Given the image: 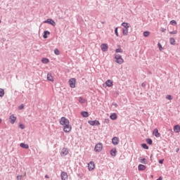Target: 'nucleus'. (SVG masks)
Wrapping results in <instances>:
<instances>
[{"mask_svg":"<svg viewBox=\"0 0 180 180\" xmlns=\"http://www.w3.org/2000/svg\"><path fill=\"white\" fill-rule=\"evenodd\" d=\"M115 63H117V64H123V63H124V60H123L122 56L119 54L115 55Z\"/></svg>","mask_w":180,"mask_h":180,"instance_id":"f03ea898","label":"nucleus"},{"mask_svg":"<svg viewBox=\"0 0 180 180\" xmlns=\"http://www.w3.org/2000/svg\"><path fill=\"white\" fill-rule=\"evenodd\" d=\"M174 133H179L180 131V126L179 125H176L174 127Z\"/></svg>","mask_w":180,"mask_h":180,"instance_id":"dca6fc26","label":"nucleus"},{"mask_svg":"<svg viewBox=\"0 0 180 180\" xmlns=\"http://www.w3.org/2000/svg\"><path fill=\"white\" fill-rule=\"evenodd\" d=\"M60 124L63 126V131L65 133H70L72 130V127L70 124V120L65 117H62L60 120Z\"/></svg>","mask_w":180,"mask_h":180,"instance_id":"f257e3e1","label":"nucleus"},{"mask_svg":"<svg viewBox=\"0 0 180 180\" xmlns=\"http://www.w3.org/2000/svg\"><path fill=\"white\" fill-rule=\"evenodd\" d=\"M171 25H176V21L175 20H172L170 21Z\"/></svg>","mask_w":180,"mask_h":180,"instance_id":"c9c22d12","label":"nucleus"},{"mask_svg":"<svg viewBox=\"0 0 180 180\" xmlns=\"http://www.w3.org/2000/svg\"><path fill=\"white\" fill-rule=\"evenodd\" d=\"M70 151L67 148H63L60 151V155L61 157H65V155H68Z\"/></svg>","mask_w":180,"mask_h":180,"instance_id":"39448f33","label":"nucleus"},{"mask_svg":"<svg viewBox=\"0 0 180 180\" xmlns=\"http://www.w3.org/2000/svg\"><path fill=\"white\" fill-rule=\"evenodd\" d=\"M166 98H167L169 101H172V96L171 95H167Z\"/></svg>","mask_w":180,"mask_h":180,"instance_id":"e433bc0d","label":"nucleus"},{"mask_svg":"<svg viewBox=\"0 0 180 180\" xmlns=\"http://www.w3.org/2000/svg\"><path fill=\"white\" fill-rule=\"evenodd\" d=\"M153 135L156 136L157 138L161 137V134H160V132H158V129H155L153 130Z\"/></svg>","mask_w":180,"mask_h":180,"instance_id":"9b49d317","label":"nucleus"},{"mask_svg":"<svg viewBox=\"0 0 180 180\" xmlns=\"http://www.w3.org/2000/svg\"><path fill=\"white\" fill-rule=\"evenodd\" d=\"M47 79H48V81H51L52 82H53V81H54L53 76L50 73H48V75H47Z\"/></svg>","mask_w":180,"mask_h":180,"instance_id":"6ab92c4d","label":"nucleus"},{"mask_svg":"<svg viewBox=\"0 0 180 180\" xmlns=\"http://www.w3.org/2000/svg\"><path fill=\"white\" fill-rule=\"evenodd\" d=\"M96 153H101L103 150V145L101 143H97L94 148Z\"/></svg>","mask_w":180,"mask_h":180,"instance_id":"7ed1b4c3","label":"nucleus"},{"mask_svg":"<svg viewBox=\"0 0 180 180\" xmlns=\"http://www.w3.org/2000/svg\"><path fill=\"white\" fill-rule=\"evenodd\" d=\"M119 49H117L115 50V53H123V50H122V49L120 48V46H119Z\"/></svg>","mask_w":180,"mask_h":180,"instance_id":"473e14b6","label":"nucleus"},{"mask_svg":"<svg viewBox=\"0 0 180 180\" xmlns=\"http://www.w3.org/2000/svg\"><path fill=\"white\" fill-rule=\"evenodd\" d=\"M112 143L113 146H117V144H119V139L117 137L115 136L112 139Z\"/></svg>","mask_w":180,"mask_h":180,"instance_id":"f8f14e48","label":"nucleus"},{"mask_svg":"<svg viewBox=\"0 0 180 180\" xmlns=\"http://www.w3.org/2000/svg\"><path fill=\"white\" fill-rule=\"evenodd\" d=\"M101 49L102 51H108V49H109V46H108V44H102L101 45Z\"/></svg>","mask_w":180,"mask_h":180,"instance_id":"9d476101","label":"nucleus"},{"mask_svg":"<svg viewBox=\"0 0 180 180\" xmlns=\"http://www.w3.org/2000/svg\"><path fill=\"white\" fill-rule=\"evenodd\" d=\"M41 63H43V64H49V63H50V60H49V58H43L41 59Z\"/></svg>","mask_w":180,"mask_h":180,"instance_id":"a211bd4d","label":"nucleus"},{"mask_svg":"<svg viewBox=\"0 0 180 180\" xmlns=\"http://www.w3.org/2000/svg\"><path fill=\"white\" fill-rule=\"evenodd\" d=\"M81 115L83 116V117H88L89 116V113L85 111L82 112Z\"/></svg>","mask_w":180,"mask_h":180,"instance_id":"4be33fe9","label":"nucleus"},{"mask_svg":"<svg viewBox=\"0 0 180 180\" xmlns=\"http://www.w3.org/2000/svg\"><path fill=\"white\" fill-rule=\"evenodd\" d=\"M158 47H159V50H160V51H162V45H161L160 43H158Z\"/></svg>","mask_w":180,"mask_h":180,"instance_id":"f704fd0d","label":"nucleus"},{"mask_svg":"<svg viewBox=\"0 0 180 180\" xmlns=\"http://www.w3.org/2000/svg\"><path fill=\"white\" fill-rule=\"evenodd\" d=\"M146 167L144 165H139L138 166L139 171H144V169H146Z\"/></svg>","mask_w":180,"mask_h":180,"instance_id":"f3484780","label":"nucleus"},{"mask_svg":"<svg viewBox=\"0 0 180 180\" xmlns=\"http://www.w3.org/2000/svg\"><path fill=\"white\" fill-rule=\"evenodd\" d=\"M19 127H20V129H25V125H23V124H19Z\"/></svg>","mask_w":180,"mask_h":180,"instance_id":"58836bf2","label":"nucleus"},{"mask_svg":"<svg viewBox=\"0 0 180 180\" xmlns=\"http://www.w3.org/2000/svg\"><path fill=\"white\" fill-rule=\"evenodd\" d=\"M88 168H89V171H94V169H95V162H90L88 164Z\"/></svg>","mask_w":180,"mask_h":180,"instance_id":"423d86ee","label":"nucleus"},{"mask_svg":"<svg viewBox=\"0 0 180 180\" xmlns=\"http://www.w3.org/2000/svg\"><path fill=\"white\" fill-rule=\"evenodd\" d=\"M54 53L56 56H60V51H58V49H56Z\"/></svg>","mask_w":180,"mask_h":180,"instance_id":"72a5a7b5","label":"nucleus"},{"mask_svg":"<svg viewBox=\"0 0 180 180\" xmlns=\"http://www.w3.org/2000/svg\"><path fill=\"white\" fill-rule=\"evenodd\" d=\"M122 26H123V27H125V29H129V27H130V26H129V23L127 22H122Z\"/></svg>","mask_w":180,"mask_h":180,"instance_id":"393cba45","label":"nucleus"},{"mask_svg":"<svg viewBox=\"0 0 180 180\" xmlns=\"http://www.w3.org/2000/svg\"><path fill=\"white\" fill-rule=\"evenodd\" d=\"M169 43H170V44H172V45H174V44H175V39H174V38H170L169 39Z\"/></svg>","mask_w":180,"mask_h":180,"instance_id":"cd10ccee","label":"nucleus"},{"mask_svg":"<svg viewBox=\"0 0 180 180\" xmlns=\"http://www.w3.org/2000/svg\"><path fill=\"white\" fill-rule=\"evenodd\" d=\"M176 33H178V31H176V30L169 32L170 34H176Z\"/></svg>","mask_w":180,"mask_h":180,"instance_id":"4c0bfd02","label":"nucleus"},{"mask_svg":"<svg viewBox=\"0 0 180 180\" xmlns=\"http://www.w3.org/2000/svg\"><path fill=\"white\" fill-rule=\"evenodd\" d=\"M146 143L148 144H149L150 146H151V144H153V140H151L150 139H146Z\"/></svg>","mask_w":180,"mask_h":180,"instance_id":"c756f323","label":"nucleus"},{"mask_svg":"<svg viewBox=\"0 0 180 180\" xmlns=\"http://www.w3.org/2000/svg\"><path fill=\"white\" fill-rule=\"evenodd\" d=\"M115 33L116 36H119V32H117V27L115 28Z\"/></svg>","mask_w":180,"mask_h":180,"instance_id":"ea45409f","label":"nucleus"},{"mask_svg":"<svg viewBox=\"0 0 180 180\" xmlns=\"http://www.w3.org/2000/svg\"><path fill=\"white\" fill-rule=\"evenodd\" d=\"M77 84V79L75 78H71L69 80V85L70 88H75V84Z\"/></svg>","mask_w":180,"mask_h":180,"instance_id":"20e7f679","label":"nucleus"},{"mask_svg":"<svg viewBox=\"0 0 180 180\" xmlns=\"http://www.w3.org/2000/svg\"><path fill=\"white\" fill-rule=\"evenodd\" d=\"M2 123V120L0 118V124Z\"/></svg>","mask_w":180,"mask_h":180,"instance_id":"a18cd8bd","label":"nucleus"},{"mask_svg":"<svg viewBox=\"0 0 180 180\" xmlns=\"http://www.w3.org/2000/svg\"><path fill=\"white\" fill-rule=\"evenodd\" d=\"M110 118L111 119V120H116V119H117V115L113 112L110 115Z\"/></svg>","mask_w":180,"mask_h":180,"instance_id":"2eb2a0df","label":"nucleus"},{"mask_svg":"<svg viewBox=\"0 0 180 180\" xmlns=\"http://www.w3.org/2000/svg\"><path fill=\"white\" fill-rule=\"evenodd\" d=\"M117 152V151L116 150V148L112 149L111 151H110V155H112V157H115Z\"/></svg>","mask_w":180,"mask_h":180,"instance_id":"412c9836","label":"nucleus"},{"mask_svg":"<svg viewBox=\"0 0 180 180\" xmlns=\"http://www.w3.org/2000/svg\"><path fill=\"white\" fill-rule=\"evenodd\" d=\"M20 146L22 148H25L26 150H27V148H29V145L26 144V143H21L20 144Z\"/></svg>","mask_w":180,"mask_h":180,"instance_id":"aec40b11","label":"nucleus"},{"mask_svg":"<svg viewBox=\"0 0 180 180\" xmlns=\"http://www.w3.org/2000/svg\"><path fill=\"white\" fill-rule=\"evenodd\" d=\"M89 124L91 126H99V124H101V123H99V121H98V120L89 121Z\"/></svg>","mask_w":180,"mask_h":180,"instance_id":"6e6552de","label":"nucleus"},{"mask_svg":"<svg viewBox=\"0 0 180 180\" xmlns=\"http://www.w3.org/2000/svg\"><path fill=\"white\" fill-rule=\"evenodd\" d=\"M45 178H46L47 179H49V178H50V177L49 176V175H45Z\"/></svg>","mask_w":180,"mask_h":180,"instance_id":"c03bdc74","label":"nucleus"},{"mask_svg":"<svg viewBox=\"0 0 180 180\" xmlns=\"http://www.w3.org/2000/svg\"><path fill=\"white\" fill-rule=\"evenodd\" d=\"M78 101H79V103H85L86 102V100H85L82 97H79Z\"/></svg>","mask_w":180,"mask_h":180,"instance_id":"b1692460","label":"nucleus"},{"mask_svg":"<svg viewBox=\"0 0 180 180\" xmlns=\"http://www.w3.org/2000/svg\"><path fill=\"white\" fill-rule=\"evenodd\" d=\"M163 163H164V160H159V164H163Z\"/></svg>","mask_w":180,"mask_h":180,"instance_id":"79ce46f5","label":"nucleus"},{"mask_svg":"<svg viewBox=\"0 0 180 180\" xmlns=\"http://www.w3.org/2000/svg\"><path fill=\"white\" fill-rule=\"evenodd\" d=\"M157 180H162V176H160Z\"/></svg>","mask_w":180,"mask_h":180,"instance_id":"37998d69","label":"nucleus"},{"mask_svg":"<svg viewBox=\"0 0 180 180\" xmlns=\"http://www.w3.org/2000/svg\"><path fill=\"white\" fill-rule=\"evenodd\" d=\"M162 32H165V30H163Z\"/></svg>","mask_w":180,"mask_h":180,"instance_id":"49530a36","label":"nucleus"},{"mask_svg":"<svg viewBox=\"0 0 180 180\" xmlns=\"http://www.w3.org/2000/svg\"><path fill=\"white\" fill-rule=\"evenodd\" d=\"M122 33H123L124 36H127V34H129V28L123 29Z\"/></svg>","mask_w":180,"mask_h":180,"instance_id":"5701e85b","label":"nucleus"},{"mask_svg":"<svg viewBox=\"0 0 180 180\" xmlns=\"http://www.w3.org/2000/svg\"><path fill=\"white\" fill-rule=\"evenodd\" d=\"M60 176L62 180H68V174L65 172H63Z\"/></svg>","mask_w":180,"mask_h":180,"instance_id":"0eeeda50","label":"nucleus"},{"mask_svg":"<svg viewBox=\"0 0 180 180\" xmlns=\"http://www.w3.org/2000/svg\"><path fill=\"white\" fill-rule=\"evenodd\" d=\"M140 162H141V164H147V160H146V158L141 159Z\"/></svg>","mask_w":180,"mask_h":180,"instance_id":"2f4dec72","label":"nucleus"},{"mask_svg":"<svg viewBox=\"0 0 180 180\" xmlns=\"http://www.w3.org/2000/svg\"><path fill=\"white\" fill-rule=\"evenodd\" d=\"M105 85H107V86H108V88H110V86H113V82L110 79H108L105 82Z\"/></svg>","mask_w":180,"mask_h":180,"instance_id":"ddd939ff","label":"nucleus"},{"mask_svg":"<svg viewBox=\"0 0 180 180\" xmlns=\"http://www.w3.org/2000/svg\"><path fill=\"white\" fill-rule=\"evenodd\" d=\"M144 37H148L150 36V32L146 31L143 32Z\"/></svg>","mask_w":180,"mask_h":180,"instance_id":"a878e982","label":"nucleus"},{"mask_svg":"<svg viewBox=\"0 0 180 180\" xmlns=\"http://www.w3.org/2000/svg\"><path fill=\"white\" fill-rule=\"evenodd\" d=\"M47 34H50V32L49 31H45L44 32V39H47Z\"/></svg>","mask_w":180,"mask_h":180,"instance_id":"bb28decb","label":"nucleus"},{"mask_svg":"<svg viewBox=\"0 0 180 180\" xmlns=\"http://www.w3.org/2000/svg\"><path fill=\"white\" fill-rule=\"evenodd\" d=\"M44 23H49V25H52V26H56V22L50 18H48Z\"/></svg>","mask_w":180,"mask_h":180,"instance_id":"1a4fd4ad","label":"nucleus"},{"mask_svg":"<svg viewBox=\"0 0 180 180\" xmlns=\"http://www.w3.org/2000/svg\"><path fill=\"white\" fill-rule=\"evenodd\" d=\"M4 95H5V91L3 89H0V97L4 96Z\"/></svg>","mask_w":180,"mask_h":180,"instance_id":"c85d7f7f","label":"nucleus"},{"mask_svg":"<svg viewBox=\"0 0 180 180\" xmlns=\"http://www.w3.org/2000/svg\"><path fill=\"white\" fill-rule=\"evenodd\" d=\"M16 122V117L13 116V115L10 116V123L11 124H13Z\"/></svg>","mask_w":180,"mask_h":180,"instance_id":"4468645a","label":"nucleus"},{"mask_svg":"<svg viewBox=\"0 0 180 180\" xmlns=\"http://www.w3.org/2000/svg\"><path fill=\"white\" fill-rule=\"evenodd\" d=\"M141 147H143V148H144L145 150H148V146H147V144L146 143H143L141 145Z\"/></svg>","mask_w":180,"mask_h":180,"instance_id":"7c9ffc66","label":"nucleus"},{"mask_svg":"<svg viewBox=\"0 0 180 180\" xmlns=\"http://www.w3.org/2000/svg\"><path fill=\"white\" fill-rule=\"evenodd\" d=\"M0 23H1V20H0Z\"/></svg>","mask_w":180,"mask_h":180,"instance_id":"de8ad7c7","label":"nucleus"},{"mask_svg":"<svg viewBox=\"0 0 180 180\" xmlns=\"http://www.w3.org/2000/svg\"><path fill=\"white\" fill-rule=\"evenodd\" d=\"M23 108H25V106H23V105H20L19 106V109H20V110H22V109H23Z\"/></svg>","mask_w":180,"mask_h":180,"instance_id":"a19ab883","label":"nucleus"}]
</instances>
